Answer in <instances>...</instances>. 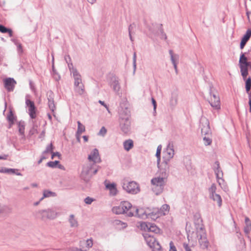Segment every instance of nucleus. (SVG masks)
<instances>
[{"label":"nucleus","mask_w":251,"mask_h":251,"mask_svg":"<svg viewBox=\"0 0 251 251\" xmlns=\"http://www.w3.org/2000/svg\"><path fill=\"white\" fill-rule=\"evenodd\" d=\"M118 113L120 128L123 132L127 134L130 130L131 121L130 111L126 104H120Z\"/></svg>","instance_id":"1"},{"label":"nucleus","mask_w":251,"mask_h":251,"mask_svg":"<svg viewBox=\"0 0 251 251\" xmlns=\"http://www.w3.org/2000/svg\"><path fill=\"white\" fill-rule=\"evenodd\" d=\"M167 179L160 176L151 179L152 190L156 195H159L163 192Z\"/></svg>","instance_id":"2"},{"label":"nucleus","mask_w":251,"mask_h":251,"mask_svg":"<svg viewBox=\"0 0 251 251\" xmlns=\"http://www.w3.org/2000/svg\"><path fill=\"white\" fill-rule=\"evenodd\" d=\"M122 186L124 190L130 194L135 195L140 191L139 184L135 181L124 180L122 182Z\"/></svg>","instance_id":"3"},{"label":"nucleus","mask_w":251,"mask_h":251,"mask_svg":"<svg viewBox=\"0 0 251 251\" xmlns=\"http://www.w3.org/2000/svg\"><path fill=\"white\" fill-rule=\"evenodd\" d=\"M95 165L92 163H87L84 165L81 173V177L84 181H87L93 176L97 174L98 169L94 168Z\"/></svg>","instance_id":"4"},{"label":"nucleus","mask_w":251,"mask_h":251,"mask_svg":"<svg viewBox=\"0 0 251 251\" xmlns=\"http://www.w3.org/2000/svg\"><path fill=\"white\" fill-rule=\"evenodd\" d=\"M132 204L127 201H122L119 205L112 208V212L116 214L126 213L128 216V213L132 210Z\"/></svg>","instance_id":"5"},{"label":"nucleus","mask_w":251,"mask_h":251,"mask_svg":"<svg viewBox=\"0 0 251 251\" xmlns=\"http://www.w3.org/2000/svg\"><path fill=\"white\" fill-rule=\"evenodd\" d=\"M239 66L241 75L244 79L248 75V67L250 62L248 61L247 58L244 53H242L239 59Z\"/></svg>","instance_id":"6"},{"label":"nucleus","mask_w":251,"mask_h":251,"mask_svg":"<svg viewBox=\"0 0 251 251\" xmlns=\"http://www.w3.org/2000/svg\"><path fill=\"white\" fill-rule=\"evenodd\" d=\"M195 218H197V220H195V224L196 228V232L198 239H201L206 237V231L203 227L202 224V220L200 217L199 215H195Z\"/></svg>","instance_id":"7"},{"label":"nucleus","mask_w":251,"mask_h":251,"mask_svg":"<svg viewBox=\"0 0 251 251\" xmlns=\"http://www.w3.org/2000/svg\"><path fill=\"white\" fill-rule=\"evenodd\" d=\"M174 144L172 142H169L166 148L163 151V159L164 161L170 162V160L174 157Z\"/></svg>","instance_id":"8"},{"label":"nucleus","mask_w":251,"mask_h":251,"mask_svg":"<svg viewBox=\"0 0 251 251\" xmlns=\"http://www.w3.org/2000/svg\"><path fill=\"white\" fill-rule=\"evenodd\" d=\"M209 93L211 96L209 101L211 106L216 110H219L221 108L220 100L217 93L214 92L212 90V88L210 87Z\"/></svg>","instance_id":"9"},{"label":"nucleus","mask_w":251,"mask_h":251,"mask_svg":"<svg viewBox=\"0 0 251 251\" xmlns=\"http://www.w3.org/2000/svg\"><path fill=\"white\" fill-rule=\"evenodd\" d=\"M217 187L216 184L213 183L208 189L209 198L213 201H216L219 207H221L222 204V200L220 195L216 193Z\"/></svg>","instance_id":"10"},{"label":"nucleus","mask_w":251,"mask_h":251,"mask_svg":"<svg viewBox=\"0 0 251 251\" xmlns=\"http://www.w3.org/2000/svg\"><path fill=\"white\" fill-rule=\"evenodd\" d=\"M157 167L159 169V176L167 179L170 173V165L169 162L163 160L162 164H159Z\"/></svg>","instance_id":"11"},{"label":"nucleus","mask_w":251,"mask_h":251,"mask_svg":"<svg viewBox=\"0 0 251 251\" xmlns=\"http://www.w3.org/2000/svg\"><path fill=\"white\" fill-rule=\"evenodd\" d=\"M128 216L145 219L149 217V214L148 215L143 209H138L135 206H132V210L128 213Z\"/></svg>","instance_id":"12"},{"label":"nucleus","mask_w":251,"mask_h":251,"mask_svg":"<svg viewBox=\"0 0 251 251\" xmlns=\"http://www.w3.org/2000/svg\"><path fill=\"white\" fill-rule=\"evenodd\" d=\"M169 210V206L168 204H164L157 213H154V212H151L149 213V218L155 220L160 216L166 215L168 213Z\"/></svg>","instance_id":"13"},{"label":"nucleus","mask_w":251,"mask_h":251,"mask_svg":"<svg viewBox=\"0 0 251 251\" xmlns=\"http://www.w3.org/2000/svg\"><path fill=\"white\" fill-rule=\"evenodd\" d=\"M201 131L203 135H211L209 123L206 118H202L201 121Z\"/></svg>","instance_id":"14"},{"label":"nucleus","mask_w":251,"mask_h":251,"mask_svg":"<svg viewBox=\"0 0 251 251\" xmlns=\"http://www.w3.org/2000/svg\"><path fill=\"white\" fill-rule=\"evenodd\" d=\"M157 30H159L160 33V38L162 39L166 40L167 39V36L166 34L163 32V29L161 28V27H158L155 25H152V27H149V30L151 32V33L149 34V37L151 38H152L153 36H156L158 34Z\"/></svg>","instance_id":"15"},{"label":"nucleus","mask_w":251,"mask_h":251,"mask_svg":"<svg viewBox=\"0 0 251 251\" xmlns=\"http://www.w3.org/2000/svg\"><path fill=\"white\" fill-rule=\"evenodd\" d=\"M109 84L112 88L113 90L117 94L119 93L121 86L119 83V80L115 75H112L110 77Z\"/></svg>","instance_id":"16"},{"label":"nucleus","mask_w":251,"mask_h":251,"mask_svg":"<svg viewBox=\"0 0 251 251\" xmlns=\"http://www.w3.org/2000/svg\"><path fill=\"white\" fill-rule=\"evenodd\" d=\"M25 104L28 107V114L31 119L36 118L35 106L33 101L26 98Z\"/></svg>","instance_id":"17"},{"label":"nucleus","mask_w":251,"mask_h":251,"mask_svg":"<svg viewBox=\"0 0 251 251\" xmlns=\"http://www.w3.org/2000/svg\"><path fill=\"white\" fill-rule=\"evenodd\" d=\"M47 98L48 100V106L50 109L53 113V116L55 118L56 116L54 114V111L56 109L54 101V94L51 91L47 92Z\"/></svg>","instance_id":"18"},{"label":"nucleus","mask_w":251,"mask_h":251,"mask_svg":"<svg viewBox=\"0 0 251 251\" xmlns=\"http://www.w3.org/2000/svg\"><path fill=\"white\" fill-rule=\"evenodd\" d=\"M88 159L89 161L93 162V164L94 165L95 163L100 162V158L98 150L97 149H94L89 155Z\"/></svg>","instance_id":"19"},{"label":"nucleus","mask_w":251,"mask_h":251,"mask_svg":"<svg viewBox=\"0 0 251 251\" xmlns=\"http://www.w3.org/2000/svg\"><path fill=\"white\" fill-rule=\"evenodd\" d=\"M4 87L9 92L13 91L16 84V81L13 78H7L4 80Z\"/></svg>","instance_id":"20"},{"label":"nucleus","mask_w":251,"mask_h":251,"mask_svg":"<svg viewBox=\"0 0 251 251\" xmlns=\"http://www.w3.org/2000/svg\"><path fill=\"white\" fill-rule=\"evenodd\" d=\"M46 219L52 220L55 219L59 215V213L51 208L45 209Z\"/></svg>","instance_id":"21"},{"label":"nucleus","mask_w":251,"mask_h":251,"mask_svg":"<svg viewBox=\"0 0 251 251\" xmlns=\"http://www.w3.org/2000/svg\"><path fill=\"white\" fill-rule=\"evenodd\" d=\"M144 239L147 245L151 247L157 241L153 234L151 233H146L143 234Z\"/></svg>","instance_id":"22"},{"label":"nucleus","mask_w":251,"mask_h":251,"mask_svg":"<svg viewBox=\"0 0 251 251\" xmlns=\"http://www.w3.org/2000/svg\"><path fill=\"white\" fill-rule=\"evenodd\" d=\"M93 245V240L90 238L85 241H81L80 242V247H82L83 251H86L91 248Z\"/></svg>","instance_id":"23"},{"label":"nucleus","mask_w":251,"mask_h":251,"mask_svg":"<svg viewBox=\"0 0 251 251\" xmlns=\"http://www.w3.org/2000/svg\"><path fill=\"white\" fill-rule=\"evenodd\" d=\"M245 225L244 228V231L248 239H250L249 233L251 231V221L250 219L246 217L245 219Z\"/></svg>","instance_id":"24"},{"label":"nucleus","mask_w":251,"mask_h":251,"mask_svg":"<svg viewBox=\"0 0 251 251\" xmlns=\"http://www.w3.org/2000/svg\"><path fill=\"white\" fill-rule=\"evenodd\" d=\"M251 36V29H249L247 30L246 34L244 35L242 38L240 47L241 49H243L246 44L248 41L250 39Z\"/></svg>","instance_id":"25"},{"label":"nucleus","mask_w":251,"mask_h":251,"mask_svg":"<svg viewBox=\"0 0 251 251\" xmlns=\"http://www.w3.org/2000/svg\"><path fill=\"white\" fill-rule=\"evenodd\" d=\"M34 217L38 219L45 221L46 219L45 209H40L35 211L33 213Z\"/></svg>","instance_id":"26"},{"label":"nucleus","mask_w":251,"mask_h":251,"mask_svg":"<svg viewBox=\"0 0 251 251\" xmlns=\"http://www.w3.org/2000/svg\"><path fill=\"white\" fill-rule=\"evenodd\" d=\"M105 187L109 190L110 195L115 196L117 195L118 191L115 183H107L105 185Z\"/></svg>","instance_id":"27"},{"label":"nucleus","mask_w":251,"mask_h":251,"mask_svg":"<svg viewBox=\"0 0 251 251\" xmlns=\"http://www.w3.org/2000/svg\"><path fill=\"white\" fill-rule=\"evenodd\" d=\"M18 170L16 169L2 168H0V173H6V174H15L17 176H22V174L17 172Z\"/></svg>","instance_id":"28"},{"label":"nucleus","mask_w":251,"mask_h":251,"mask_svg":"<svg viewBox=\"0 0 251 251\" xmlns=\"http://www.w3.org/2000/svg\"><path fill=\"white\" fill-rule=\"evenodd\" d=\"M12 211V208L9 206L0 203V215L8 214Z\"/></svg>","instance_id":"29"},{"label":"nucleus","mask_w":251,"mask_h":251,"mask_svg":"<svg viewBox=\"0 0 251 251\" xmlns=\"http://www.w3.org/2000/svg\"><path fill=\"white\" fill-rule=\"evenodd\" d=\"M199 243L201 248L202 249H206L208 248L209 243L207 239V237H203L201 239H199Z\"/></svg>","instance_id":"30"},{"label":"nucleus","mask_w":251,"mask_h":251,"mask_svg":"<svg viewBox=\"0 0 251 251\" xmlns=\"http://www.w3.org/2000/svg\"><path fill=\"white\" fill-rule=\"evenodd\" d=\"M73 75V78L74 79V85H77L78 84L82 83L81 76L77 72H75V73L72 74Z\"/></svg>","instance_id":"31"},{"label":"nucleus","mask_w":251,"mask_h":251,"mask_svg":"<svg viewBox=\"0 0 251 251\" xmlns=\"http://www.w3.org/2000/svg\"><path fill=\"white\" fill-rule=\"evenodd\" d=\"M169 54L171 57V61L173 64H178L179 61V55L174 53L173 50H169Z\"/></svg>","instance_id":"32"},{"label":"nucleus","mask_w":251,"mask_h":251,"mask_svg":"<svg viewBox=\"0 0 251 251\" xmlns=\"http://www.w3.org/2000/svg\"><path fill=\"white\" fill-rule=\"evenodd\" d=\"M124 148L126 151H129L133 147V142L131 139H128L123 143Z\"/></svg>","instance_id":"33"},{"label":"nucleus","mask_w":251,"mask_h":251,"mask_svg":"<svg viewBox=\"0 0 251 251\" xmlns=\"http://www.w3.org/2000/svg\"><path fill=\"white\" fill-rule=\"evenodd\" d=\"M67 57H68V59H69V61H71V59L69 55H66L65 56V60L66 63L68 64V66L69 70L71 72V74H73L75 73V72H77V70H76V69L74 67L73 63L72 62H69L67 61Z\"/></svg>","instance_id":"34"},{"label":"nucleus","mask_w":251,"mask_h":251,"mask_svg":"<svg viewBox=\"0 0 251 251\" xmlns=\"http://www.w3.org/2000/svg\"><path fill=\"white\" fill-rule=\"evenodd\" d=\"M69 222L70 225V226L72 227H76L78 226L77 220L75 218V216L73 214L70 215Z\"/></svg>","instance_id":"35"},{"label":"nucleus","mask_w":251,"mask_h":251,"mask_svg":"<svg viewBox=\"0 0 251 251\" xmlns=\"http://www.w3.org/2000/svg\"><path fill=\"white\" fill-rule=\"evenodd\" d=\"M74 90L78 95H81L84 92V86L82 83L74 85Z\"/></svg>","instance_id":"36"},{"label":"nucleus","mask_w":251,"mask_h":251,"mask_svg":"<svg viewBox=\"0 0 251 251\" xmlns=\"http://www.w3.org/2000/svg\"><path fill=\"white\" fill-rule=\"evenodd\" d=\"M215 164L217 165V167L215 169L214 172L216 176L217 179L221 178L223 177V174L222 171L220 168V165L218 162H216Z\"/></svg>","instance_id":"37"},{"label":"nucleus","mask_w":251,"mask_h":251,"mask_svg":"<svg viewBox=\"0 0 251 251\" xmlns=\"http://www.w3.org/2000/svg\"><path fill=\"white\" fill-rule=\"evenodd\" d=\"M177 95L176 94H173L170 100V105L172 108L175 107L177 105Z\"/></svg>","instance_id":"38"},{"label":"nucleus","mask_w":251,"mask_h":251,"mask_svg":"<svg viewBox=\"0 0 251 251\" xmlns=\"http://www.w3.org/2000/svg\"><path fill=\"white\" fill-rule=\"evenodd\" d=\"M149 233H151V234L153 233H157L159 231V228L154 224L149 223Z\"/></svg>","instance_id":"39"},{"label":"nucleus","mask_w":251,"mask_h":251,"mask_svg":"<svg viewBox=\"0 0 251 251\" xmlns=\"http://www.w3.org/2000/svg\"><path fill=\"white\" fill-rule=\"evenodd\" d=\"M162 150V146L161 145H159L156 150L155 156L157 157V165L159 166L161 161V151Z\"/></svg>","instance_id":"40"},{"label":"nucleus","mask_w":251,"mask_h":251,"mask_svg":"<svg viewBox=\"0 0 251 251\" xmlns=\"http://www.w3.org/2000/svg\"><path fill=\"white\" fill-rule=\"evenodd\" d=\"M77 129L76 133H78V134H82L85 131V126L83 125H82L80 121H77Z\"/></svg>","instance_id":"41"},{"label":"nucleus","mask_w":251,"mask_h":251,"mask_svg":"<svg viewBox=\"0 0 251 251\" xmlns=\"http://www.w3.org/2000/svg\"><path fill=\"white\" fill-rule=\"evenodd\" d=\"M19 132L22 135H24L25 133V123L23 121H20L18 123Z\"/></svg>","instance_id":"42"},{"label":"nucleus","mask_w":251,"mask_h":251,"mask_svg":"<svg viewBox=\"0 0 251 251\" xmlns=\"http://www.w3.org/2000/svg\"><path fill=\"white\" fill-rule=\"evenodd\" d=\"M54 196V193L50 191L45 190L43 192V197L40 199V201H42L45 198L53 197Z\"/></svg>","instance_id":"43"},{"label":"nucleus","mask_w":251,"mask_h":251,"mask_svg":"<svg viewBox=\"0 0 251 251\" xmlns=\"http://www.w3.org/2000/svg\"><path fill=\"white\" fill-rule=\"evenodd\" d=\"M203 140L205 145H210L212 143L211 135H204Z\"/></svg>","instance_id":"44"},{"label":"nucleus","mask_w":251,"mask_h":251,"mask_svg":"<svg viewBox=\"0 0 251 251\" xmlns=\"http://www.w3.org/2000/svg\"><path fill=\"white\" fill-rule=\"evenodd\" d=\"M153 251H161V247L158 242L156 241L151 247Z\"/></svg>","instance_id":"45"},{"label":"nucleus","mask_w":251,"mask_h":251,"mask_svg":"<svg viewBox=\"0 0 251 251\" xmlns=\"http://www.w3.org/2000/svg\"><path fill=\"white\" fill-rule=\"evenodd\" d=\"M53 150V145L52 143L49 144L46 147V150L43 152V154L46 155L47 153H52Z\"/></svg>","instance_id":"46"},{"label":"nucleus","mask_w":251,"mask_h":251,"mask_svg":"<svg viewBox=\"0 0 251 251\" xmlns=\"http://www.w3.org/2000/svg\"><path fill=\"white\" fill-rule=\"evenodd\" d=\"M59 163V161L57 160L54 161H50L47 163V166L52 168H54L57 167Z\"/></svg>","instance_id":"47"},{"label":"nucleus","mask_w":251,"mask_h":251,"mask_svg":"<svg viewBox=\"0 0 251 251\" xmlns=\"http://www.w3.org/2000/svg\"><path fill=\"white\" fill-rule=\"evenodd\" d=\"M115 223L117 225H119L120 229L125 228L127 226L126 223L123 222L120 220H116Z\"/></svg>","instance_id":"48"},{"label":"nucleus","mask_w":251,"mask_h":251,"mask_svg":"<svg viewBox=\"0 0 251 251\" xmlns=\"http://www.w3.org/2000/svg\"><path fill=\"white\" fill-rule=\"evenodd\" d=\"M251 88V78L249 77L246 81V90L247 93H249Z\"/></svg>","instance_id":"49"},{"label":"nucleus","mask_w":251,"mask_h":251,"mask_svg":"<svg viewBox=\"0 0 251 251\" xmlns=\"http://www.w3.org/2000/svg\"><path fill=\"white\" fill-rule=\"evenodd\" d=\"M150 223H141L140 224L141 228L145 231H149Z\"/></svg>","instance_id":"50"},{"label":"nucleus","mask_w":251,"mask_h":251,"mask_svg":"<svg viewBox=\"0 0 251 251\" xmlns=\"http://www.w3.org/2000/svg\"><path fill=\"white\" fill-rule=\"evenodd\" d=\"M135 26V25L134 24L130 25L128 27V32H129V36L130 38V39L131 41H133V39L131 36V32L132 29H133L134 27Z\"/></svg>","instance_id":"51"},{"label":"nucleus","mask_w":251,"mask_h":251,"mask_svg":"<svg viewBox=\"0 0 251 251\" xmlns=\"http://www.w3.org/2000/svg\"><path fill=\"white\" fill-rule=\"evenodd\" d=\"M37 133V126L33 125L32 128L29 131V134L32 135Z\"/></svg>","instance_id":"52"},{"label":"nucleus","mask_w":251,"mask_h":251,"mask_svg":"<svg viewBox=\"0 0 251 251\" xmlns=\"http://www.w3.org/2000/svg\"><path fill=\"white\" fill-rule=\"evenodd\" d=\"M94 200H95L93 198L87 197L84 199V202L87 204H91Z\"/></svg>","instance_id":"53"},{"label":"nucleus","mask_w":251,"mask_h":251,"mask_svg":"<svg viewBox=\"0 0 251 251\" xmlns=\"http://www.w3.org/2000/svg\"><path fill=\"white\" fill-rule=\"evenodd\" d=\"M106 132H107L106 129L104 126H102L100 128V129L99 132V135H102L103 136L105 135V134L106 133Z\"/></svg>","instance_id":"54"},{"label":"nucleus","mask_w":251,"mask_h":251,"mask_svg":"<svg viewBox=\"0 0 251 251\" xmlns=\"http://www.w3.org/2000/svg\"><path fill=\"white\" fill-rule=\"evenodd\" d=\"M151 102L153 106V115H155L156 113V109L157 107V104L155 100L153 98L151 99Z\"/></svg>","instance_id":"55"},{"label":"nucleus","mask_w":251,"mask_h":251,"mask_svg":"<svg viewBox=\"0 0 251 251\" xmlns=\"http://www.w3.org/2000/svg\"><path fill=\"white\" fill-rule=\"evenodd\" d=\"M14 119L13 114L12 113V111H10L9 114L8 115L7 119L9 122L13 123L14 121Z\"/></svg>","instance_id":"56"},{"label":"nucleus","mask_w":251,"mask_h":251,"mask_svg":"<svg viewBox=\"0 0 251 251\" xmlns=\"http://www.w3.org/2000/svg\"><path fill=\"white\" fill-rule=\"evenodd\" d=\"M8 28L6 27L4 25H0V32L3 33H7V31H8Z\"/></svg>","instance_id":"57"},{"label":"nucleus","mask_w":251,"mask_h":251,"mask_svg":"<svg viewBox=\"0 0 251 251\" xmlns=\"http://www.w3.org/2000/svg\"><path fill=\"white\" fill-rule=\"evenodd\" d=\"M136 53H134L133 56V73H134L136 68Z\"/></svg>","instance_id":"58"},{"label":"nucleus","mask_w":251,"mask_h":251,"mask_svg":"<svg viewBox=\"0 0 251 251\" xmlns=\"http://www.w3.org/2000/svg\"><path fill=\"white\" fill-rule=\"evenodd\" d=\"M170 245V250L169 251H177L174 245V243L172 241H171L169 243Z\"/></svg>","instance_id":"59"},{"label":"nucleus","mask_w":251,"mask_h":251,"mask_svg":"<svg viewBox=\"0 0 251 251\" xmlns=\"http://www.w3.org/2000/svg\"><path fill=\"white\" fill-rule=\"evenodd\" d=\"M99 102L100 104H101V105H102L103 106H104L105 107V108L106 109V110L108 111V112L109 113H110V111H109V110L108 106H107V105L104 103V101H101V100H100L99 101Z\"/></svg>","instance_id":"60"},{"label":"nucleus","mask_w":251,"mask_h":251,"mask_svg":"<svg viewBox=\"0 0 251 251\" xmlns=\"http://www.w3.org/2000/svg\"><path fill=\"white\" fill-rule=\"evenodd\" d=\"M47 156L42 153V155L40 159L38 161V164H40L44 159L47 158Z\"/></svg>","instance_id":"61"},{"label":"nucleus","mask_w":251,"mask_h":251,"mask_svg":"<svg viewBox=\"0 0 251 251\" xmlns=\"http://www.w3.org/2000/svg\"><path fill=\"white\" fill-rule=\"evenodd\" d=\"M70 251H83L82 247H80V249H78L77 248H72L70 249Z\"/></svg>","instance_id":"62"},{"label":"nucleus","mask_w":251,"mask_h":251,"mask_svg":"<svg viewBox=\"0 0 251 251\" xmlns=\"http://www.w3.org/2000/svg\"><path fill=\"white\" fill-rule=\"evenodd\" d=\"M183 247L185 250V251H192L188 244L184 243L183 244Z\"/></svg>","instance_id":"63"},{"label":"nucleus","mask_w":251,"mask_h":251,"mask_svg":"<svg viewBox=\"0 0 251 251\" xmlns=\"http://www.w3.org/2000/svg\"><path fill=\"white\" fill-rule=\"evenodd\" d=\"M17 50L18 52L22 53L23 52V49L22 45L20 44L18 45V46L17 47Z\"/></svg>","instance_id":"64"}]
</instances>
